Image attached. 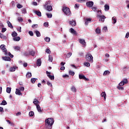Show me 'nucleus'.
I'll return each instance as SVG.
<instances>
[{
  "label": "nucleus",
  "mask_w": 129,
  "mask_h": 129,
  "mask_svg": "<svg viewBox=\"0 0 129 129\" xmlns=\"http://www.w3.org/2000/svg\"><path fill=\"white\" fill-rule=\"evenodd\" d=\"M79 79H83L85 81H89V79L86 78L83 75H79Z\"/></svg>",
  "instance_id": "7"
},
{
  "label": "nucleus",
  "mask_w": 129,
  "mask_h": 129,
  "mask_svg": "<svg viewBox=\"0 0 129 129\" xmlns=\"http://www.w3.org/2000/svg\"><path fill=\"white\" fill-rule=\"evenodd\" d=\"M29 55H31V56H35V51L33 50L30 51Z\"/></svg>",
  "instance_id": "35"
},
{
  "label": "nucleus",
  "mask_w": 129,
  "mask_h": 129,
  "mask_svg": "<svg viewBox=\"0 0 129 129\" xmlns=\"http://www.w3.org/2000/svg\"><path fill=\"white\" fill-rule=\"evenodd\" d=\"M80 5L78 4H76L75 6V9H78L79 8Z\"/></svg>",
  "instance_id": "56"
},
{
  "label": "nucleus",
  "mask_w": 129,
  "mask_h": 129,
  "mask_svg": "<svg viewBox=\"0 0 129 129\" xmlns=\"http://www.w3.org/2000/svg\"><path fill=\"white\" fill-rule=\"evenodd\" d=\"M24 56H29L30 52H26L24 53Z\"/></svg>",
  "instance_id": "58"
},
{
  "label": "nucleus",
  "mask_w": 129,
  "mask_h": 129,
  "mask_svg": "<svg viewBox=\"0 0 129 129\" xmlns=\"http://www.w3.org/2000/svg\"><path fill=\"white\" fill-rule=\"evenodd\" d=\"M12 37H14V38H15V37H17V36H18V33H17V32H16L15 31H14L12 33Z\"/></svg>",
  "instance_id": "29"
},
{
  "label": "nucleus",
  "mask_w": 129,
  "mask_h": 129,
  "mask_svg": "<svg viewBox=\"0 0 129 129\" xmlns=\"http://www.w3.org/2000/svg\"><path fill=\"white\" fill-rule=\"evenodd\" d=\"M0 27L1 28H4L5 26H4V24H3V22L0 21Z\"/></svg>",
  "instance_id": "60"
},
{
  "label": "nucleus",
  "mask_w": 129,
  "mask_h": 129,
  "mask_svg": "<svg viewBox=\"0 0 129 129\" xmlns=\"http://www.w3.org/2000/svg\"><path fill=\"white\" fill-rule=\"evenodd\" d=\"M2 58L5 60V61H11L12 59L11 57L9 56H3Z\"/></svg>",
  "instance_id": "12"
},
{
  "label": "nucleus",
  "mask_w": 129,
  "mask_h": 129,
  "mask_svg": "<svg viewBox=\"0 0 129 129\" xmlns=\"http://www.w3.org/2000/svg\"><path fill=\"white\" fill-rule=\"evenodd\" d=\"M104 8H105V11H108V10H109V5L106 4L104 6Z\"/></svg>",
  "instance_id": "30"
},
{
  "label": "nucleus",
  "mask_w": 129,
  "mask_h": 129,
  "mask_svg": "<svg viewBox=\"0 0 129 129\" xmlns=\"http://www.w3.org/2000/svg\"><path fill=\"white\" fill-rule=\"evenodd\" d=\"M26 77L28 79L31 78V77H32V73L30 72L27 73L26 74Z\"/></svg>",
  "instance_id": "28"
},
{
  "label": "nucleus",
  "mask_w": 129,
  "mask_h": 129,
  "mask_svg": "<svg viewBox=\"0 0 129 129\" xmlns=\"http://www.w3.org/2000/svg\"><path fill=\"white\" fill-rule=\"evenodd\" d=\"M62 12H63L64 14L67 16H70V15H71V11H70V9L68 7L62 8Z\"/></svg>",
  "instance_id": "4"
},
{
  "label": "nucleus",
  "mask_w": 129,
  "mask_h": 129,
  "mask_svg": "<svg viewBox=\"0 0 129 129\" xmlns=\"http://www.w3.org/2000/svg\"><path fill=\"white\" fill-rule=\"evenodd\" d=\"M109 73H110L109 71H105L103 73V75L105 76V75H107V74H109Z\"/></svg>",
  "instance_id": "43"
},
{
  "label": "nucleus",
  "mask_w": 129,
  "mask_h": 129,
  "mask_svg": "<svg viewBox=\"0 0 129 129\" xmlns=\"http://www.w3.org/2000/svg\"><path fill=\"white\" fill-rule=\"evenodd\" d=\"M45 9L48 11V12H52V11H53V8L51 5L46 6Z\"/></svg>",
  "instance_id": "10"
},
{
  "label": "nucleus",
  "mask_w": 129,
  "mask_h": 129,
  "mask_svg": "<svg viewBox=\"0 0 129 129\" xmlns=\"http://www.w3.org/2000/svg\"><path fill=\"white\" fill-rule=\"evenodd\" d=\"M97 17L100 18V19L99 20V22H102V23H104V20L106 19V17H105L104 15H98Z\"/></svg>",
  "instance_id": "5"
},
{
  "label": "nucleus",
  "mask_w": 129,
  "mask_h": 129,
  "mask_svg": "<svg viewBox=\"0 0 129 129\" xmlns=\"http://www.w3.org/2000/svg\"><path fill=\"white\" fill-rule=\"evenodd\" d=\"M33 103L37 106V105H39V103H40V102L38 101V99H34Z\"/></svg>",
  "instance_id": "20"
},
{
  "label": "nucleus",
  "mask_w": 129,
  "mask_h": 129,
  "mask_svg": "<svg viewBox=\"0 0 129 129\" xmlns=\"http://www.w3.org/2000/svg\"><path fill=\"white\" fill-rule=\"evenodd\" d=\"M46 73L47 75V77H48V78H49V79H50V80H54L55 78H54V76H52L50 75L51 73H50L47 71L46 72Z\"/></svg>",
  "instance_id": "6"
},
{
  "label": "nucleus",
  "mask_w": 129,
  "mask_h": 129,
  "mask_svg": "<svg viewBox=\"0 0 129 129\" xmlns=\"http://www.w3.org/2000/svg\"><path fill=\"white\" fill-rule=\"evenodd\" d=\"M28 34L31 36V37H33L34 36V33H33V31H29Z\"/></svg>",
  "instance_id": "50"
},
{
  "label": "nucleus",
  "mask_w": 129,
  "mask_h": 129,
  "mask_svg": "<svg viewBox=\"0 0 129 129\" xmlns=\"http://www.w3.org/2000/svg\"><path fill=\"white\" fill-rule=\"evenodd\" d=\"M48 61H49V62H52L53 61V57H52V55H49L48 56Z\"/></svg>",
  "instance_id": "36"
},
{
  "label": "nucleus",
  "mask_w": 129,
  "mask_h": 129,
  "mask_svg": "<svg viewBox=\"0 0 129 129\" xmlns=\"http://www.w3.org/2000/svg\"><path fill=\"white\" fill-rule=\"evenodd\" d=\"M36 64L37 66H41V64H42V61H41V59H38Z\"/></svg>",
  "instance_id": "24"
},
{
  "label": "nucleus",
  "mask_w": 129,
  "mask_h": 129,
  "mask_svg": "<svg viewBox=\"0 0 129 129\" xmlns=\"http://www.w3.org/2000/svg\"><path fill=\"white\" fill-rule=\"evenodd\" d=\"M54 118H48L45 119V125L47 129H51L52 125L54 124Z\"/></svg>",
  "instance_id": "1"
},
{
  "label": "nucleus",
  "mask_w": 129,
  "mask_h": 129,
  "mask_svg": "<svg viewBox=\"0 0 129 129\" xmlns=\"http://www.w3.org/2000/svg\"><path fill=\"white\" fill-rule=\"evenodd\" d=\"M5 55H6V56H10L11 58H14V55L12 54L11 52H8L7 51L5 53Z\"/></svg>",
  "instance_id": "16"
},
{
  "label": "nucleus",
  "mask_w": 129,
  "mask_h": 129,
  "mask_svg": "<svg viewBox=\"0 0 129 129\" xmlns=\"http://www.w3.org/2000/svg\"><path fill=\"white\" fill-rule=\"evenodd\" d=\"M37 79L36 78H31V83H35L36 82V80H37Z\"/></svg>",
  "instance_id": "40"
},
{
  "label": "nucleus",
  "mask_w": 129,
  "mask_h": 129,
  "mask_svg": "<svg viewBox=\"0 0 129 129\" xmlns=\"http://www.w3.org/2000/svg\"><path fill=\"white\" fill-rule=\"evenodd\" d=\"M0 38H1V39H4V38H5V35L2 33H0Z\"/></svg>",
  "instance_id": "61"
},
{
  "label": "nucleus",
  "mask_w": 129,
  "mask_h": 129,
  "mask_svg": "<svg viewBox=\"0 0 129 129\" xmlns=\"http://www.w3.org/2000/svg\"><path fill=\"white\" fill-rule=\"evenodd\" d=\"M38 27H39V25H38V24H33L32 26V28H33V29H36Z\"/></svg>",
  "instance_id": "45"
},
{
  "label": "nucleus",
  "mask_w": 129,
  "mask_h": 129,
  "mask_svg": "<svg viewBox=\"0 0 129 129\" xmlns=\"http://www.w3.org/2000/svg\"><path fill=\"white\" fill-rule=\"evenodd\" d=\"M70 24L73 27H75V26H76V21L75 20L71 21H70Z\"/></svg>",
  "instance_id": "14"
},
{
  "label": "nucleus",
  "mask_w": 129,
  "mask_h": 129,
  "mask_svg": "<svg viewBox=\"0 0 129 129\" xmlns=\"http://www.w3.org/2000/svg\"><path fill=\"white\" fill-rule=\"evenodd\" d=\"M47 84L48 86H50V87H52L53 85H52V83H50L49 81H47Z\"/></svg>",
  "instance_id": "54"
},
{
  "label": "nucleus",
  "mask_w": 129,
  "mask_h": 129,
  "mask_svg": "<svg viewBox=\"0 0 129 129\" xmlns=\"http://www.w3.org/2000/svg\"><path fill=\"white\" fill-rule=\"evenodd\" d=\"M70 32L73 35H77V32H76L73 28H71L70 29Z\"/></svg>",
  "instance_id": "13"
},
{
  "label": "nucleus",
  "mask_w": 129,
  "mask_h": 129,
  "mask_svg": "<svg viewBox=\"0 0 129 129\" xmlns=\"http://www.w3.org/2000/svg\"><path fill=\"white\" fill-rule=\"evenodd\" d=\"M7 24H8V27H9V28H11V29H14V26H13V25L12 24L11 22L7 21Z\"/></svg>",
  "instance_id": "22"
},
{
  "label": "nucleus",
  "mask_w": 129,
  "mask_h": 129,
  "mask_svg": "<svg viewBox=\"0 0 129 129\" xmlns=\"http://www.w3.org/2000/svg\"><path fill=\"white\" fill-rule=\"evenodd\" d=\"M69 74L70 75H72V76H74V75H75V73H74V72H73L72 71H70Z\"/></svg>",
  "instance_id": "47"
},
{
  "label": "nucleus",
  "mask_w": 129,
  "mask_h": 129,
  "mask_svg": "<svg viewBox=\"0 0 129 129\" xmlns=\"http://www.w3.org/2000/svg\"><path fill=\"white\" fill-rule=\"evenodd\" d=\"M84 65H85V66H86V67H90V63L89 62H84Z\"/></svg>",
  "instance_id": "32"
},
{
  "label": "nucleus",
  "mask_w": 129,
  "mask_h": 129,
  "mask_svg": "<svg viewBox=\"0 0 129 129\" xmlns=\"http://www.w3.org/2000/svg\"><path fill=\"white\" fill-rule=\"evenodd\" d=\"M50 38H49V37H45V38H44V40L46 41V42H47V43H49V42H50Z\"/></svg>",
  "instance_id": "44"
},
{
  "label": "nucleus",
  "mask_w": 129,
  "mask_h": 129,
  "mask_svg": "<svg viewBox=\"0 0 129 129\" xmlns=\"http://www.w3.org/2000/svg\"><path fill=\"white\" fill-rule=\"evenodd\" d=\"M112 20L113 21V24L116 23V17H115V16L113 17Z\"/></svg>",
  "instance_id": "37"
},
{
  "label": "nucleus",
  "mask_w": 129,
  "mask_h": 129,
  "mask_svg": "<svg viewBox=\"0 0 129 129\" xmlns=\"http://www.w3.org/2000/svg\"><path fill=\"white\" fill-rule=\"evenodd\" d=\"M46 16L48 19H51L52 18V14H49V13H46Z\"/></svg>",
  "instance_id": "46"
},
{
  "label": "nucleus",
  "mask_w": 129,
  "mask_h": 129,
  "mask_svg": "<svg viewBox=\"0 0 129 129\" xmlns=\"http://www.w3.org/2000/svg\"><path fill=\"white\" fill-rule=\"evenodd\" d=\"M13 40L15 41H20V40H21V38L19 36H17V37L15 36V37L13 38Z\"/></svg>",
  "instance_id": "23"
},
{
  "label": "nucleus",
  "mask_w": 129,
  "mask_h": 129,
  "mask_svg": "<svg viewBox=\"0 0 129 129\" xmlns=\"http://www.w3.org/2000/svg\"><path fill=\"white\" fill-rule=\"evenodd\" d=\"M46 53H47V54H50V52H51V50L50 49L47 48L45 51Z\"/></svg>",
  "instance_id": "57"
},
{
  "label": "nucleus",
  "mask_w": 129,
  "mask_h": 129,
  "mask_svg": "<svg viewBox=\"0 0 129 129\" xmlns=\"http://www.w3.org/2000/svg\"><path fill=\"white\" fill-rule=\"evenodd\" d=\"M48 6H51V1L46 2L45 4L43 5V7L46 8V7H48Z\"/></svg>",
  "instance_id": "17"
},
{
  "label": "nucleus",
  "mask_w": 129,
  "mask_h": 129,
  "mask_svg": "<svg viewBox=\"0 0 129 129\" xmlns=\"http://www.w3.org/2000/svg\"><path fill=\"white\" fill-rule=\"evenodd\" d=\"M13 48L16 51H20V50H21V47H20V46H14Z\"/></svg>",
  "instance_id": "33"
},
{
  "label": "nucleus",
  "mask_w": 129,
  "mask_h": 129,
  "mask_svg": "<svg viewBox=\"0 0 129 129\" xmlns=\"http://www.w3.org/2000/svg\"><path fill=\"white\" fill-rule=\"evenodd\" d=\"M34 114H35V113H34L33 111H30L29 113V116H34Z\"/></svg>",
  "instance_id": "41"
},
{
  "label": "nucleus",
  "mask_w": 129,
  "mask_h": 129,
  "mask_svg": "<svg viewBox=\"0 0 129 129\" xmlns=\"http://www.w3.org/2000/svg\"><path fill=\"white\" fill-rule=\"evenodd\" d=\"M0 48L1 49V50H3V51L4 53H7V48H6V47L5 46V45L4 44H2L0 46Z\"/></svg>",
  "instance_id": "9"
},
{
  "label": "nucleus",
  "mask_w": 129,
  "mask_h": 129,
  "mask_svg": "<svg viewBox=\"0 0 129 129\" xmlns=\"http://www.w3.org/2000/svg\"><path fill=\"white\" fill-rule=\"evenodd\" d=\"M19 89L21 91H24L25 90V88H24V87H21L19 88Z\"/></svg>",
  "instance_id": "59"
},
{
  "label": "nucleus",
  "mask_w": 129,
  "mask_h": 129,
  "mask_svg": "<svg viewBox=\"0 0 129 129\" xmlns=\"http://www.w3.org/2000/svg\"><path fill=\"white\" fill-rule=\"evenodd\" d=\"M34 13L38 16V17H42V13H41V12L35 11H34Z\"/></svg>",
  "instance_id": "21"
},
{
  "label": "nucleus",
  "mask_w": 129,
  "mask_h": 129,
  "mask_svg": "<svg viewBox=\"0 0 129 129\" xmlns=\"http://www.w3.org/2000/svg\"><path fill=\"white\" fill-rule=\"evenodd\" d=\"M15 93L17 95H23V94L21 92V90L19 89H16Z\"/></svg>",
  "instance_id": "15"
},
{
  "label": "nucleus",
  "mask_w": 129,
  "mask_h": 129,
  "mask_svg": "<svg viewBox=\"0 0 129 129\" xmlns=\"http://www.w3.org/2000/svg\"><path fill=\"white\" fill-rule=\"evenodd\" d=\"M89 22H91V18H88L85 21V25H87L88 24H89Z\"/></svg>",
  "instance_id": "26"
},
{
  "label": "nucleus",
  "mask_w": 129,
  "mask_h": 129,
  "mask_svg": "<svg viewBox=\"0 0 129 129\" xmlns=\"http://www.w3.org/2000/svg\"><path fill=\"white\" fill-rule=\"evenodd\" d=\"M86 60H87V61H88V62H90V63H93V56H92V55H91V54L88 53L86 55Z\"/></svg>",
  "instance_id": "3"
},
{
  "label": "nucleus",
  "mask_w": 129,
  "mask_h": 129,
  "mask_svg": "<svg viewBox=\"0 0 129 129\" xmlns=\"http://www.w3.org/2000/svg\"><path fill=\"white\" fill-rule=\"evenodd\" d=\"M93 5H94V3L92 1L86 3V6L88 8H92V7H93Z\"/></svg>",
  "instance_id": "8"
},
{
  "label": "nucleus",
  "mask_w": 129,
  "mask_h": 129,
  "mask_svg": "<svg viewBox=\"0 0 129 129\" xmlns=\"http://www.w3.org/2000/svg\"><path fill=\"white\" fill-rule=\"evenodd\" d=\"M128 83V81H127V79H124L122 80V81L119 84V86H117V88L119 90H123V87H120V86H123L124 84H127Z\"/></svg>",
  "instance_id": "2"
},
{
  "label": "nucleus",
  "mask_w": 129,
  "mask_h": 129,
  "mask_svg": "<svg viewBox=\"0 0 129 129\" xmlns=\"http://www.w3.org/2000/svg\"><path fill=\"white\" fill-rule=\"evenodd\" d=\"M72 55V53L71 52H69L67 55V58H70V57H71V56Z\"/></svg>",
  "instance_id": "48"
},
{
  "label": "nucleus",
  "mask_w": 129,
  "mask_h": 129,
  "mask_svg": "<svg viewBox=\"0 0 129 129\" xmlns=\"http://www.w3.org/2000/svg\"><path fill=\"white\" fill-rule=\"evenodd\" d=\"M101 96L104 97V99L105 100L106 99V93H105V92H102L101 94Z\"/></svg>",
  "instance_id": "19"
},
{
  "label": "nucleus",
  "mask_w": 129,
  "mask_h": 129,
  "mask_svg": "<svg viewBox=\"0 0 129 129\" xmlns=\"http://www.w3.org/2000/svg\"><path fill=\"white\" fill-rule=\"evenodd\" d=\"M22 14H27V9L26 8H23L22 9Z\"/></svg>",
  "instance_id": "42"
},
{
  "label": "nucleus",
  "mask_w": 129,
  "mask_h": 129,
  "mask_svg": "<svg viewBox=\"0 0 129 129\" xmlns=\"http://www.w3.org/2000/svg\"><path fill=\"white\" fill-rule=\"evenodd\" d=\"M15 1H12V2H11L12 6V7H15Z\"/></svg>",
  "instance_id": "64"
},
{
  "label": "nucleus",
  "mask_w": 129,
  "mask_h": 129,
  "mask_svg": "<svg viewBox=\"0 0 129 129\" xmlns=\"http://www.w3.org/2000/svg\"><path fill=\"white\" fill-rule=\"evenodd\" d=\"M95 32L97 34H100L101 32H100V29H99V27H97L96 29Z\"/></svg>",
  "instance_id": "31"
},
{
  "label": "nucleus",
  "mask_w": 129,
  "mask_h": 129,
  "mask_svg": "<svg viewBox=\"0 0 129 129\" xmlns=\"http://www.w3.org/2000/svg\"><path fill=\"white\" fill-rule=\"evenodd\" d=\"M17 31H18V32H19V33H22V27H19L17 28Z\"/></svg>",
  "instance_id": "53"
},
{
  "label": "nucleus",
  "mask_w": 129,
  "mask_h": 129,
  "mask_svg": "<svg viewBox=\"0 0 129 129\" xmlns=\"http://www.w3.org/2000/svg\"><path fill=\"white\" fill-rule=\"evenodd\" d=\"M18 21L19 22H23V21H24V20L23 19V18L22 17H18Z\"/></svg>",
  "instance_id": "52"
},
{
  "label": "nucleus",
  "mask_w": 129,
  "mask_h": 129,
  "mask_svg": "<svg viewBox=\"0 0 129 129\" xmlns=\"http://www.w3.org/2000/svg\"><path fill=\"white\" fill-rule=\"evenodd\" d=\"M16 68H18L17 67H13L10 68V72H15L16 71Z\"/></svg>",
  "instance_id": "18"
},
{
  "label": "nucleus",
  "mask_w": 129,
  "mask_h": 129,
  "mask_svg": "<svg viewBox=\"0 0 129 129\" xmlns=\"http://www.w3.org/2000/svg\"><path fill=\"white\" fill-rule=\"evenodd\" d=\"M6 31H7V28L3 27L2 30V33H5Z\"/></svg>",
  "instance_id": "55"
},
{
  "label": "nucleus",
  "mask_w": 129,
  "mask_h": 129,
  "mask_svg": "<svg viewBox=\"0 0 129 129\" xmlns=\"http://www.w3.org/2000/svg\"><path fill=\"white\" fill-rule=\"evenodd\" d=\"M11 91H12V88L10 87H7V93H11Z\"/></svg>",
  "instance_id": "39"
},
{
  "label": "nucleus",
  "mask_w": 129,
  "mask_h": 129,
  "mask_svg": "<svg viewBox=\"0 0 129 129\" xmlns=\"http://www.w3.org/2000/svg\"><path fill=\"white\" fill-rule=\"evenodd\" d=\"M71 90L73 92H76V88L74 86H73L71 88Z\"/></svg>",
  "instance_id": "38"
},
{
  "label": "nucleus",
  "mask_w": 129,
  "mask_h": 129,
  "mask_svg": "<svg viewBox=\"0 0 129 129\" xmlns=\"http://www.w3.org/2000/svg\"><path fill=\"white\" fill-rule=\"evenodd\" d=\"M103 30L105 31V32H107V27H104L103 28Z\"/></svg>",
  "instance_id": "62"
},
{
  "label": "nucleus",
  "mask_w": 129,
  "mask_h": 129,
  "mask_svg": "<svg viewBox=\"0 0 129 129\" xmlns=\"http://www.w3.org/2000/svg\"><path fill=\"white\" fill-rule=\"evenodd\" d=\"M35 33L37 37H41V33L39 32V31L36 30L35 31Z\"/></svg>",
  "instance_id": "27"
},
{
  "label": "nucleus",
  "mask_w": 129,
  "mask_h": 129,
  "mask_svg": "<svg viewBox=\"0 0 129 129\" xmlns=\"http://www.w3.org/2000/svg\"><path fill=\"white\" fill-rule=\"evenodd\" d=\"M43 26L44 27H46V28H48V26H49V24H48V22H45L43 24Z\"/></svg>",
  "instance_id": "51"
},
{
  "label": "nucleus",
  "mask_w": 129,
  "mask_h": 129,
  "mask_svg": "<svg viewBox=\"0 0 129 129\" xmlns=\"http://www.w3.org/2000/svg\"><path fill=\"white\" fill-rule=\"evenodd\" d=\"M79 43L80 44H82V45H83L84 46H85L86 45V42H85V40L84 39H79Z\"/></svg>",
  "instance_id": "11"
},
{
  "label": "nucleus",
  "mask_w": 129,
  "mask_h": 129,
  "mask_svg": "<svg viewBox=\"0 0 129 129\" xmlns=\"http://www.w3.org/2000/svg\"><path fill=\"white\" fill-rule=\"evenodd\" d=\"M17 8H18V9H22V8H23V6L21 4H18L17 5Z\"/></svg>",
  "instance_id": "49"
},
{
  "label": "nucleus",
  "mask_w": 129,
  "mask_h": 129,
  "mask_svg": "<svg viewBox=\"0 0 129 129\" xmlns=\"http://www.w3.org/2000/svg\"><path fill=\"white\" fill-rule=\"evenodd\" d=\"M7 104L8 103H7V101L6 100H3L1 103V105H7Z\"/></svg>",
  "instance_id": "34"
},
{
  "label": "nucleus",
  "mask_w": 129,
  "mask_h": 129,
  "mask_svg": "<svg viewBox=\"0 0 129 129\" xmlns=\"http://www.w3.org/2000/svg\"><path fill=\"white\" fill-rule=\"evenodd\" d=\"M36 108L39 112H42V109H41V107H40V105H37Z\"/></svg>",
  "instance_id": "25"
},
{
  "label": "nucleus",
  "mask_w": 129,
  "mask_h": 129,
  "mask_svg": "<svg viewBox=\"0 0 129 129\" xmlns=\"http://www.w3.org/2000/svg\"><path fill=\"white\" fill-rule=\"evenodd\" d=\"M128 37H129V32H127L125 35V38L127 39Z\"/></svg>",
  "instance_id": "63"
}]
</instances>
